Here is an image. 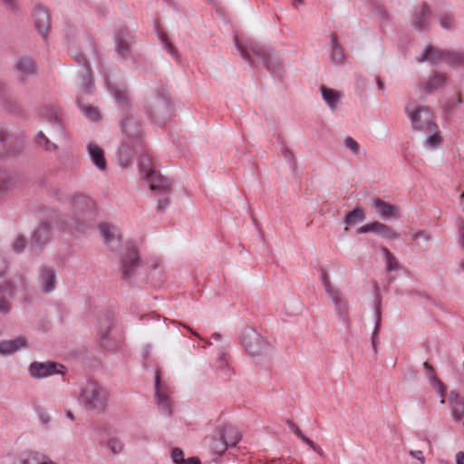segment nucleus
Returning a JSON list of instances; mask_svg holds the SVG:
<instances>
[{"label": "nucleus", "mask_w": 464, "mask_h": 464, "mask_svg": "<svg viewBox=\"0 0 464 464\" xmlns=\"http://www.w3.org/2000/svg\"><path fill=\"white\" fill-rule=\"evenodd\" d=\"M235 44L241 56L250 63L260 62L269 71L280 70L281 63L278 57L270 50L263 48L259 44L252 41L243 44L237 38H235Z\"/></svg>", "instance_id": "f257e3e1"}, {"label": "nucleus", "mask_w": 464, "mask_h": 464, "mask_svg": "<svg viewBox=\"0 0 464 464\" xmlns=\"http://www.w3.org/2000/svg\"><path fill=\"white\" fill-rule=\"evenodd\" d=\"M72 208L71 226L79 232H84L94 221L96 216L94 202L86 196H77L73 199Z\"/></svg>", "instance_id": "f03ea898"}, {"label": "nucleus", "mask_w": 464, "mask_h": 464, "mask_svg": "<svg viewBox=\"0 0 464 464\" xmlns=\"http://www.w3.org/2000/svg\"><path fill=\"white\" fill-rule=\"evenodd\" d=\"M80 400L86 409L101 413L108 406L109 392L102 385L92 381L82 389Z\"/></svg>", "instance_id": "7ed1b4c3"}, {"label": "nucleus", "mask_w": 464, "mask_h": 464, "mask_svg": "<svg viewBox=\"0 0 464 464\" xmlns=\"http://www.w3.org/2000/svg\"><path fill=\"white\" fill-rule=\"evenodd\" d=\"M241 343L251 357L266 358L272 353V346L256 330L247 327L241 335Z\"/></svg>", "instance_id": "20e7f679"}, {"label": "nucleus", "mask_w": 464, "mask_h": 464, "mask_svg": "<svg viewBox=\"0 0 464 464\" xmlns=\"http://www.w3.org/2000/svg\"><path fill=\"white\" fill-rule=\"evenodd\" d=\"M145 108L150 118L159 124H165L169 119V102L165 96L160 93L150 96Z\"/></svg>", "instance_id": "39448f33"}, {"label": "nucleus", "mask_w": 464, "mask_h": 464, "mask_svg": "<svg viewBox=\"0 0 464 464\" xmlns=\"http://www.w3.org/2000/svg\"><path fill=\"white\" fill-rule=\"evenodd\" d=\"M140 268L139 253L133 246L126 248L121 256L120 271L121 278L125 281H131Z\"/></svg>", "instance_id": "423d86ee"}, {"label": "nucleus", "mask_w": 464, "mask_h": 464, "mask_svg": "<svg viewBox=\"0 0 464 464\" xmlns=\"http://www.w3.org/2000/svg\"><path fill=\"white\" fill-rule=\"evenodd\" d=\"M23 150V141L18 136L0 127V158L14 156Z\"/></svg>", "instance_id": "0eeeda50"}, {"label": "nucleus", "mask_w": 464, "mask_h": 464, "mask_svg": "<svg viewBox=\"0 0 464 464\" xmlns=\"http://www.w3.org/2000/svg\"><path fill=\"white\" fill-rule=\"evenodd\" d=\"M39 115L49 122L46 131L52 138L63 137V129L54 105H44L39 110Z\"/></svg>", "instance_id": "6e6552de"}, {"label": "nucleus", "mask_w": 464, "mask_h": 464, "mask_svg": "<svg viewBox=\"0 0 464 464\" xmlns=\"http://www.w3.org/2000/svg\"><path fill=\"white\" fill-rule=\"evenodd\" d=\"M133 37L127 30H121L115 36L114 51L118 56L125 61H131L135 63L136 61L131 53L133 44Z\"/></svg>", "instance_id": "1a4fd4ad"}, {"label": "nucleus", "mask_w": 464, "mask_h": 464, "mask_svg": "<svg viewBox=\"0 0 464 464\" xmlns=\"http://www.w3.org/2000/svg\"><path fill=\"white\" fill-rule=\"evenodd\" d=\"M122 140H130L135 146L142 142L141 127L133 117H126L121 122Z\"/></svg>", "instance_id": "9d476101"}, {"label": "nucleus", "mask_w": 464, "mask_h": 464, "mask_svg": "<svg viewBox=\"0 0 464 464\" xmlns=\"http://www.w3.org/2000/svg\"><path fill=\"white\" fill-rule=\"evenodd\" d=\"M412 126L418 130L431 131L435 126L432 122V113L427 108H418L410 113Z\"/></svg>", "instance_id": "9b49d317"}, {"label": "nucleus", "mask_w": 464, "mask_h": 464, "mask_svg": "<svg viewBox=\"0 0 464 464\" xmlns=\"http://www.w3.org/2000/svg\"><path fill=\"white\" fill-rule=\"evenodd\" d=\"M147 181L150 184V189L156 195L170 194L171 193V181L168 178L162 176L158 171H150L147 174Z\"/></svg>", "instance_id": "f8f14e48"}, {"label": "nucleus", "mask_w": 464, "mask_h": 464, "mask_svg": "<svg viewBox=\"0 0 464 464\" xmlns=\"http://www.w3.org/2000/svg\"><path fill=\"white\" fill-rule=\"evenodd\" d=\"M59 367L63 368V365L53 362H34L29 366V373L33 378H45L53 373L62 372Z\"/></svg>", "instance_id": "ddd939ff"}, {"label": "nucleus", "mask_w": 464, "mask_h": 464, "mask_svg": "<svg viewBox=\"0 0 464 464\" xmlns=\"http://www.w3.org/2000/svg\"><path fill=\"white\" fill-rule=\"evenodd\" d=\"M359 233H369L373 232L378 234L383 238L386 239H396L399 237V234L395 232L391 227L380 223L378 221H374L369 224H366L361 227L358 228Z\"/></svg>", "instance_id": "4468645a"}, {"label": "nucleus", "mask_w": 464, "mask_h": 464, "mask_svg": "<svg viewBox=\"0 0 464 464\" xmlns=\"http://www.w3.org/2000/svg\"><path fill=\"white\" fill-rule=\"evenodd\" d=\"M15 295L13 283L5 282L0 285V314L7 315L12 311L11 299Z\"/></svg>", "instance_id": "2eb2a0df"}, {"label": "nucleus", "mask_w": 464, "mask_h": 464, "mask_svg": "<svg viewBox=\"0 0 464 464\" xmlns=\"http://www.w3.org/2000/svg\"><path fill=\"white\" fill-rule=\"evenodd\" d=\"M142 150V142H139L138 146L130 143V140H122L121 146L119 149V162L122 167L130 165L133 157Z\"/></svg>", "instance_id": "dca6fc26"}, {"label": "nucleus", "mask_w": 464, "mask_h": 464, "mask_svg": "<svg viewBox=\"0 0 464 464\" xmlns=\"http://www.w3.org/2000/svg\"><path fill=\"white\" fill-rule=\"evenodd\" d=\"M155 396L161 412L165 415L170 414V401L168 393V388L160 382L159 372L155 377Z\"/></svg>", "instance_id": "f3484780"}, {"label": "nucleus", "mask_w": 464, "mask_h": 464, "mask_svg": "<svg viewBox=\"0 0 464 464\" xmlns=\"http://www.w3.org/2000/svg\"><path fill=\"white\" fill-rule=\"evenodd\" d=\"M56 274L49 266L42 267L39 271L38 284L44 294H50L55 289Z\"/></svg>", "instance_id": "a211bd4d"}, {"label": "nucleus", "mask_w": 464, "mask_h": 464, "mask_svg": "<svg viewBox=\"0 0 464 464\" xmlns=\"http://www.w3.org/2000/svg\"><path fill=\"white\" fill-rule=\"evenodd\" d=\"M111 324V318L109 315H106L104 318H101L98 322V332L101 343L104 348L110 350L116 348V343L108 338Z\"/></svg>", "instance_id": "6ab92c4d"}, {"label": "nucleus", "mask_w": 464, "mask_h": 464, "mask_svg": "<svg viewBox=\"0 0 464 464\" xmlns=\"http://www.w3.org/2000/svg\"><path fill=\"white\" fill-rule=\"evenodd\" d=\"M431 10L429 5L423 4L416 7L413 12L412 26L418 30H424L428 27Z\"/></svg>", "instance_id": "aec40b11"}, {"label": "nucleus", "mask_w": 464, "mask_h": 464, "mask_svg": "<svg viewBox=\"0 0 464 464\" xmlns=\"http://www.w3.org/2000/svg\"><path fill=\"white\" fill-rule=\"evenodd\" d=\"M34 24L38 32L42 34L43 38L45 40L47 38V34L50 29V18L47 10L43 8L42 6H38L35 8L34 12Z\"/></svg>", "instance_id": "412c9836"}, {"label": "nucleus", "mask_w": 464, "mask_h": 464, "mask_svg": "<svg viewBox=\"0 0 464 464\" xmlns=\"http://www.w3.org/2000/svg\"><path fill=\"white\" fill-rule=\"evenodd\" d=\"M27 340L19 336L14 340H5L0 342V353L3 355H10L27 346Z\"/></svg>", "instance_id": "4be33fe9"}, {"label": "nucleus", "mask_w": 464, "mask_h": 464, "mask_svg": "<svg viewBox=\"0 0 464 464\" xmlns=\"http://www.w3.org/2000/svg\"><path fill=\"white\" fill-rule=\"evenodd\" d=\"M372 207L383 219L398 218V208L394 205L386 203L382 199L377 198L372 203Z\"/></svg>", "instance_id": "5701e85b"}, {"label": "nucleus", "mask_w": 464, "mask_h": 464, "mask_svg": "<svg viewBox=\"0 0 464 464\" xmlns=\"http://www.w3.org/2000/svg\"><path fill=\"white\" fill-rule=\"evenodd\" d=\"M218 436H220L228 447H235L241 440V434L237 427L225 425L218 430Z\"/></svg>", "instance_id": "b1692460"}, {"label": "nucleus", "mask_w": 464, "mask_h": 464, "mask_svg": "<svg viewBox=\"0 0 464 464\" xmlns=\"http://www.w3.org/2000/svg\"><path fill=\"white\" fill-rule=\"evenodd\" d=\"M446 51L435 48L431 45H427L422 55L417 60L419 63L428 61L433 65H437L440 62H444Z\"/></svg>", "instance_id": "393cba45"}, {"label": "nucleus", "mask_w": 464, "mask_h": 464, "mask_svg": "<svg viewBox=\"0 0 464 464\" xmlns=\"http://www.w3.org/2000/svg\"><path fill=\"white\" fill-rule=\"evenodd\" d=\"M50 237L51 222L44 221L34 232L33 243L35 244L38 247H41L50 240Z\"/></svg>", "instance_id": "a878e982"}, {"label": "nucleus", "mask_w": 464, "mask_h": 464, "mask_svg": "<svg viewBox=\"0 0 464 464\" xmlns=\"http://www.w3.org/2000/svg\"><path fill=\"white\" fill-rule=\"evenodd\" d=\"M88 153L92 159V163L101 170L106 169V160L104 158L103 150L95 143H89L87 145Z\"/></svg>", "instance_id": "bb28decb"}, {"label": "nucleus", "mask_w": 464, "mask_h": 464, "mask_svg": "<svg viewBox=\"0 0 464 464\" xmlns=\"http://www.w3.org/2000/svg\"><path fill=\"white\" fill-rule=\"evenodd\" d=\"M382 301L381 298H377L376 303L374 304V315H375V325L372 334V345L374 352L377 351V346L379 343V333L382 325V310H381Z\"/></svg>", "instance_id": "cd10ccee"}, {"label": "nucleus", "mask_w": 464, "mask_h": 464, "mask_svg": "<svg viewBox=\"0 0 464 464\" xmlns=\"http://www.w3.org/2000/svg\"><path fill=\"white\" fill-rule=\"evenodd\" d=\"M108 88L118 103L122 106L128 105L129 92L124 85L109 82Z\"/></svg>", "instance_id": "c85d7f7f"}, {"label": "nucleus", "mask_w": 464, "mask_h": 464, "mask_svg": "<svg viewBox=\"0 0 464 464\" xmlns=\"http://www.w3.org/2000/svg\"><path fill=\"white\" fill-rule=\"evenodd\" d=\"M423 367L425 368L426 370V372H427V376L430 380V382L431 383H433L435 385V387L438 388V392L440 393V395L441 396V401H440V403H444L445 402V400H444V396H445V385L442 383V382L438 379V377L436 376V372H435V370L433 368L432 365H430L428 362H425L423 363Z\"/></svg>", "instance_id": "c756f323"}, {"label": "nucleus", "mask_w": 464, "mask_h": 464, "mask_svg": "<svg viewBox=\"0 0 464 464\" xmlns=\"http://www.w3.org/2000/svg\"><path fill=\"white\" fill-rule=\"evenodd\" d=\"M332 51L330 53V60L334 65L342 64L344 61V54L342 46L337 42V36L335 34H332L331 39Z\"/></svg>", "instance_id": "7c9ffc66"}, {"label": "nucleus", "mask_w": 464, "mask_h": 464, "mask_svg": "<svg viewBox=\"0 0 464 464\" xmlns=\"http://www.w3.org/2000/svg\"><path fill=\"white\" fill-rule=\"evenodd\" d=\"M15 68L20 73L24 75L34 74L36 71V65L34 61L28 56L21 57L17 61Z\"/></svg>", "instance_id": "2f4dec72"}, {"label": "nucleus", "mask_w": 464, "mask_h": 464, "mask_svg": "<svg viewBox=\"0 0 464 464\" xmlns=\"http://www.w3.org/2000/svg\"><path fill=\"white\" fill-rule=\"evenodd\" d=\"M114 230V227L107 224L100 225V231L102 237H103L105 243L111 248L117 246L119 244V237H116Z\"/></svg>", "instance_id": "473e14b6"}, {"label": "nucleus", "mask_w": 464, "mask_h": 464, "mask_svg": "<svg viewBox=\"0 0 464 464\" xmlns=\"http://www.w3.org/2000/svg\"><path fill=\"white\" fill-rule=\"evenodd\" d=\"M74 58L80 64H82L83 66V70H84L86 76L83 75L82 86L83 91L88 92L91 91V88H92L91 76L88 72V65H89L88 62H87L86 58L83 56V54H82V53L75 54Z\"/></svg>", "instance_id": "72a5a7b5"}, {"label": "nucleus", "mask_w": 464, "mask_h": 464, "mask_svg": "<svg viewBox=\"0 0 464 464\" xmlns=\"http://www.w3.org/2000/svg\"><path fill=\"white\" fill-rule=\"evenodd\" d=\"M321 92L324 101L328 104L330 108L334 109L340 99V93L325 86L321 87Z\"/></svg>", "instance_id": "f704fd0d"}, {"label": "nucleus", "mask_w": 464, "mask_h": 464, "mask_svg": "<svg viewBox=\"0 0 464 464\" xmlns=\"http://www.w3.org/2000/svg\"><path fill=\"white\" fill-rule=\"evenodd\" d=\"M35 141L39 147L47 152L54 151L57 149V145L53 141L50 140L42 130L36 133Z\"/></svg>", "instance_id": "c9c22d12"}, {"label": "nucleus", "mask_w": 464, "mask_h": 464, "mask_svg": "<svg viewBox=\"0 0 464 464\" xmlns=\"http://www.w3.org/2000/svg\"><path fill=\"white\" fill-rule=\"evenodd\" d=\"M332 299L337 307V311H338L340 319L343 322L347 323L348 322V312H347L346 301L342 297L340 292L337 293L335 298H332Z\"/></svg>", "instance_id": "e433bc0d"}, {"label": "nucleus", "mask_w": 464, "mask_h": 464, "mask_svg": "<svg viewBox=\"0 0 464 464\" xmlns=\"http://www.w3.org/2000/svg\"><path fill=\"white\" fill-rule=\"evenodd\" d=\"M446 77L444 74L436 72L432 78L425 84V91L427 92H431L440 87H441L445 82Z\"/></svg>", "instance_id": "4c0bfd02"}, {"label": "nucleus", "mask_w": 464, "mask_h": 464, "mask_svg": "<svg viewBox=\"0 0 464 464\" xmlns=\"http://www.w3.org/2000/svg\"><path fill=\"white\" fill-rule=\"evenodd\" d=\"M383 256L386 259V270L388 272L398 271L401 266L397 258L386 247L382 248Z\"/></svg>", "instance_id": "58836bf2"}, {"label": "nucleus", "mask_w": 464, "mask_h": 464, "mask_svg": "<svg viewBox=\"0 0 464 464\" xmlns=\"http://www.w3.org/2000/svg\"><path fill=\"white\" fill-rule=\"evenodd\" d=\"M365 218L363 210L360 208H356L353 210L348 212L344 218L346 225H354L357 222H362Z\"/></svg>", "instance_id": "ea45409f"}, {"label": "nucleus", "mask_w": 464, "mask_h": 464, "mask_svg": "<svg viewBox=\"0 0 464 464\" xmlns=\"http://www.w3.org/2000/svg\"><path fill=\"white\" fill-rule=\"evenodd\" d=\"M445 63L455 65V66H460L464 64V53L458 51H452V52H446L445 56Z\"/></svg>", "instance_id": "a19ab883"}, {"label": "nucleus", "mask_w": 464, "mask_h": 464, "mask_svg": "<svg viewBox=\"0 0 464 464\" xmlns=\"http://www.w3.org/2000/svg\"><path fill=\"white\" fill-rule=\"evenodd\" d=\"M210 448L214 453L220 455L224 453L229 447L225 442V440L217 434L211 442Z\"/></svg>", "instance_id": "79ce46f5"}, {"label": "nucleus", "mask_w": 464, "mask_h": 464, "mask_svg": "<svg viewBox=\"0 0 464 464\" xmlns=\"http://www.w3.org/2000/svg\"><path fill=\"white\" fill-rule=\"evenodd\" d=\"M138 166L140 171L144 174V177L147 178V174L150 171H156L151 168L150 159L147 155H143L140 157L138 160Z\"/></svg>", "instance_id": "37998d69"}, {"label": "nucleus", "mask_w": 464, "mask_h": 464, "mask_svg": "<svg viewBox=\"0 0 464 464\" xmlns=\"http://www.w3.org/2000/svg\"><path fill=\"white\" fill-rule=\"evenodd\" d=\"M451 415L456 421L461 420L464 416V401L451 405Z\"/></svg>", "instance_id": "c03bdc74"}, {"label": "nucleus", "mask_w": 464, "mask_h": 464, "mask_svg": "<svg viewBox=\"0 0 464 464\" xmlns=\"http://www.w3.org/2000/svg\"><path fill=\"white\" fill-rule=\"evenodd\" d=\"M107 447L112 454H119L123 450V443L118 438H111L107 441Z\"/></svg>", "instance_id": "a18cd8bd"}, {"label": "nucleus", "mask_w": 464, "mask_h": 464, "mask_svg": "<svg viewBox=\"0 0 464 464\" xmlns=\"http://www.w3.org/2000/svg\"><path fill=\"white\" fill-rule=\"evenodd\" d=\"M80 109L85 117L90 121H97L100 117L99 111L96 108L92 106H82L80 105Z\"/></svg>", "instance_id": "49530a36"}, {"label": "nucleus", "mask_w": 464, "mask_h": 464, "mask_svg": "<svg viewBox=\"0 0 464 464\" xmlns=\"http://www.w3.org/2000/svg\"><path fill=\"white\" fill-rule=\"evenodd\" d=\"M323 281H324V285L325 291L328 294V295L331 298H335L336 295H337V293H339V291L336 288L331 286L330 280H329L328 276L325 271L323 272Z\"/></svg>", "instance_id": "de8ad7c7"}, {"label": "nucleus", "mask_w": 464, "mask_h": 464, "mask_svg": "<svg viewBox=\"0 0 464 464\" xmlns=\"http://www.w3.org/2000/svg\"><path fill=\"white\" fill-rule=\"evenodd\" d=\"M345 148L350 150L353 154H357L360 151V145L359 143L353 140L352 137L347 136L344 138L343 140Z\"/></svg>", "instance_id": "09e8293b"}, {"label": "nucleus", "mask_w": 464, "mask_h": 464, "mask_svg": "<svg viewBox=\"0 0 464 464\" xmlns=\"http://www.w3.org/2000/svg\"><path fill=\"white\" fill-rule=\"evenodd\" d=\"M183 456V450L179 448H174L171 451V459L176 464H183L185 462Z\"/></svg>", "instance_id": "8fccbe9b"}, {"label": "nucleus", "mask_w": 464, "mask_h": 464, "mask_svg": "<svg viewBox=\"0 0 464 464\" xmlns=\"http://www.w3.org/2000/svg\"><path fill=\"white\" fill-rule=\"evenodd\" d=\"M161 42L164 44L165 48L167 49V52L173 57L178 58V53L175 49V47L172 45V44L169 41L168 37L166 35L160 36Z\"/></svg>", "instance_id": "3c124183"}, {"label": "nucleus", "mask_w": 464, "mask_h": 464, "mask_svg": "<svg viewBox=\"0 0 464 464\" xmlns=\"http://www.w3.org/2000/svg\"><path fill=\"white\" fill-rule=\"evenodd\" d=\"M292 432H294L298 438H300L304 443L309 445L310 447H314V441H312L309 438H307L302 430L292 423Z\"/></svg>", "instance_id": "603ef678"}, {"label": "nucleus", "mask_w": 464, "mask_h": 464, "mask_svg": "<svg viewBox=\"0 0 464 464\" xmlns=\"http://www.w3.org/2000/svg\"><path fill=\"white\" fill-rule=\"evenodd\" d=\"M25 247V238L23 236H18L12 245V248L16 253H21Z\"/></svg>", "instance_id": "864d4df0"}, {"label": "nucleus", "mask_w": 464, "mask_h": 464, "mask_svg": "<svg viewBox=\"0 0 464 464\" xmlns=\"http://www.w3.org/2000/svg\"><path fill=\"white\" fill-rule=\"evenodd\" d=\"M440 24L444 29H450L453 27V18L451 15L444 14L440 17Z\"/></svg>", "instance_id": "5fc2aeb1"}, {"label": "nucleus", "mask_w": 464, "mask_h": 464, "mask_svg": "<svg viewBox=\"0 0 464 464\" xmlns=\"http://www.w3.org/2000/svg\"><path fill=\"white\" fill-rule=\"evenodd\" d=\"M411 237L413 240L422 239L425 242L430 241L431 238L430 236L424 230L414 232L411 235Z\"/></svg>", "instance_id": "6e6d98bb"}, {"label": "nucleus", "mask_w": 464, "mask_h": 464, "mask_svg": "<svg viewBox=\"0 0 464 464\" xmlns=\"http://www.w3.org/2000/svg\"><path fill=\"white\" fill-rule=\"evenodd\" d=\"M440 143V139L438 133H434L426 139V144L429 147L435 148Z\"/></svg>", "instance_id": "4d7b16f0"}, {"label": "nucleus", "mask_w": 464, "mask_h": 464, "mask_svg": "<svg viewBox=\"0 0 464 464\" xmlns=\"http://www.w3.org/2000/svg\"><path fill=\"white\" fill-rule=\"evenodd\" d=\"M169 195L170 194H162V198L158 200L157 209L158 210H164L169 203Z\"/></svg>", "instance_id": "13d9d810"}, {"label": "nucleus", "mask_w": 464, "mask_h": 464, "mask_svg": "<svg viewBox=\"0 0 464 464\" xmlns=\"http://www.w3.org/2000/svg\"><path fill=\"white\" fill-rule=\"evenodd\" d=\"M7 9H9L10 11L14 12V13H17L18 12V5H17V3H16V0H0Z\"/></svg>", "instance_id": "bf43d9fd"}, {"label": "nucleus", "mask_w": 464, "mask_h": 464, "mask_svg": "<svg viewBox=\"0 0 464 464\" xmlns=\"http://www.w3.org/2000/svg\"><path fill=\"white\" fill-rule=\"evenodd\" d=\"M449 401H450V406H451L453 404L458 403L459 401H464V400L462 398H460V396L459 395V393L457 392L452 391V392H450Z\"/></svg>", "instance_id": "052dcab7"}, {"label": "nucleus", "mask_w": 464, "mask_h": 464, "mask_svg": "<svg viewBox=\"0 0 464 464\" xmlns=\"http://www.w3.org/2000/svg\"><path fill=\"white\" fill-rule=\"evenodd\" d=\"M39 420L42 424L48 425L51 422V416L46 411L39 412Z\"/></svg>", "instance_id": "680f3d73"}, {"label": "nucleus", "mask_w": 464, "mask_h": 464, "mask_svg": "<svg viewBox=\"0 0 464 464\" xmlns=\"http://www.w3.org/2000/svg\"><path fill=\"white\" fill-rule=\"evenodd\" d=\"M410 455L420 461V463H425V458L421 450H411Z\"/></svg>", "instance_id": "e2e57ef3"}, {"label": "nucleus", "mask_w": 464, "mask_h": 464, "mask_svg": "<svg viewBox=\"0 0 464 464\" xmlns=\"http://www.w3.org/2000/svg\"><path fill=\"white\" fill-rule=\"evenodd\" d=\"M22 464H55L52 461H45V460H43V461H38L36 459H24Z\"/></svg>", "instance_id": "0e129e2a"}, {"label": "nucleus", "mask_w": 464, "mask_h": 464, "mask_svg": "<svg viewBox=\"0 0 464 464\" xmlns=\"http://www.w3.org/2000/svg\"><path fill=\"white\" fill-rule=\"evenodd\" d=\"M7 176L2 169H0V190H3L5 188Z\"/></svg>", "instance_id": "69168bd1"}, {"label": "nucleus", "mask_w": 464, "mask_h": 464, "mask_svg": "<svg viewBox=\"0 0 464 464\" xmlns=\"http://www.w3.org/2000/svg\"><path fill=\"white\" fill-rule=\"evenodd\" d=\"M183 464H200V460L197 457H191L185 459V462H183Z\"/></svg>", "instance_id": "338daca9"}, {"label": "nucleus", "mask_w": 464, "mask_h": 464, "mask_svg": "<svg viewBox=\"0 0 464 464\" xmlns=\"http://www.w3.org/2000/svg\"><path fill=\"white\" fill-rule=\"evenodd\" d=\"M456 463L457 464H464V452L463 451H459L456 455Z\"/></svg>", "instance_id": "774afa93"}]
</instances>
